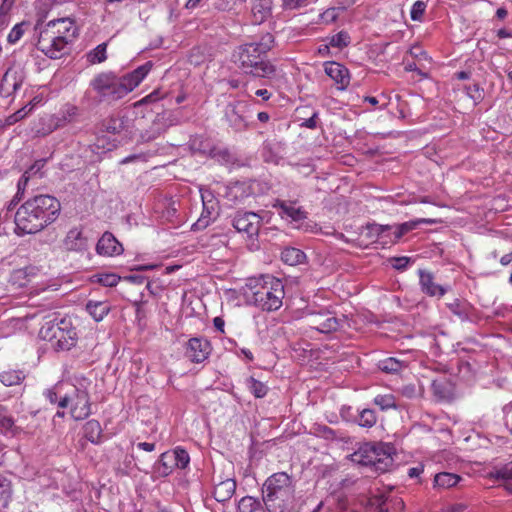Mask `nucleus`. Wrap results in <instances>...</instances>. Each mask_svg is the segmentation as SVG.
I'll list each match as a JSON object with an SVG mask.
<instances>
[{
    "label": "nucleus",
    "instance_id": "1",
    "mask_svg": "<svg viewBox=\"0 0 512 512\" xmlns=\"http://www.w3.org/2000/svg\"><path fill=\"white\" fill-rule=\"evenodd\" d=\"M61 204L51 195H37L24 202L15 214L17 235L35 234L56 221Z\"/></svg>",
    "mask_w": 512,
    "mask_h": 512
},
{
    "label": "nucleus",
    "instance_id": "2",
    "mask_svg": "<svg viewBox=\"0 0 512 512\" xmlns=\"http://www.w3.org/2000/svg\"><path fill=\"white\" fill-rule=\"evenodd\" d=\"M273 44L274 36L271 33H266L258 42L241 45L234 54V61L246 74L273 79L278 74L277 67L262 58L272 49Z\"/></svg>",
    "mask_w": 512,
    "mask_h": 512
},
{
    "label": "nucleus",
    "instance_id": "3",
    "mask_svg": "<svg viewBox=\"0 0 512 512\" xmlns=\"http://www.w3.org/2000/svg\"><path fill=\"white\" fill-rule=\"evenodd\" d=\"M150 69L151 64L148 62L123 77H117L111 72H101L90 81V87L101 100L116 101L133 91Z\"/></svg>",
    "mask_w": 512,
    "mask_h": 512
},
{
    "label": "nucleus",
    "instance_id": "4",
    "mask_svg": "<svg viewBox=\"0 0 512 512\" xmlns=\"http://www.w3.org/2000/svg\"><path fill=\"white\" fill-rule=\"evenodd\" d=\"M295 487L286 472L269 476L262 486V501L268 512H285L294 499Z\"/></svg>",
    "mask_w": 512,
    "mask_h": 512
},
{
    "label": "nucleus",
    "instance_id": "5",
    "mask_svg": "<svg viewBox=\"0 0 512 512\" xmlns=\"http://www.w3.org/2000/svg\"><path fill=\"white\" fill-rule=\"evenodd\" d=\"M250 289L249 301L262 310L274 311L282 306L285 293L281 280L267 276Z\"/></svg>",
    "mask_w": 512,
    "mask_h": 512
},
{
    "label": "nucleus",
    "instance_id": "6",
    "mask_svg": "<svg viewBox=\"0 0 512 512\" xmlns=\"http://www.w3.org/2000/svg\"><path fill=\"white\" fill-rule=\"evenodd\" d=\"M391 446L365 443L351 455V460L362 466L373 467L377 472H386L393 465Z\"/></svg>",
    "mask_w": 512,
    "mask_h": 512
},
{
    "label": "nucleus",
    "instance_id": "7",
    "mask_svg": "<svg viewBox=\"0 0 512 512\" xmlns=\"http://www.w3.org/2000/svg\"><path fill=\"white\" fill-rule=\"evenodd\" d=\"M55 320L45 322L39 335L44 340L51 341L58 350H70L76 343V331L69 321L61 319L55 323Z\"/></svg>",
    "mask_w": 512,
    "mask_h": 512
},
{
    "label": "nucleus",
    "instance_id": "8",
    "mask_svg": "<svg viewBox=\"0 0 512 512\" xmlns=\"http://www.w3.org/2000/svg\"><path fill=\"white\" fill-rule=\"evenodd\" d=\"M68 405L71 406V416L77 421L83 420L91 414L90 398L86 391L75 390L73 396L60 398L58 407L66 408Z\"/></svg>",
    "mask_w": 512,
    "mask_h": 512
},
{
    "label": "nucleus",
    "instance_id": "9",
    "mask_svg": "<svg viewBox=\"0 0 512 512\" xmlns=\"http://www.w3.org/2000/svg\"><path fill=\"white\" fill-rule=\"evenodd\" d=\"M67 45L59 36H53L44 29L40 30L36 44L41 52L52 59L60 58L65 53Z\"/></svg>",
    "mask_w": 512,
    "mask_h": 512
},
{
    "label": "nucleus",
    "instance_id": "10",
    "mask_svg": "<svg viewBox=\"0 0 512 512\" xmlns=\"http://www.w3.org/2000/svg\"><path fill=\"white\" fill-rule=\"evenodd\" d=\"M180 123V118L177 113L172 111H165L157 114L155 117L150 131L142 134V139L146 142L152 141L164 133L169 127Z\"/></svg>",
    "mask_w": 512,
    "mask_h": 512
},
{
    "label": "nucleus",
    "instance_id": "11",
    "mask_svg": "<svg viewBox=\"0 0 512 512\" xmlns=\"http://www.w3.org/2000/svg\"><path fill=\"white\" fill-rule=\"evenodd\" d=\"M42 29L53 36H59V39H62L67 44L72 42L77 36V28L74 21L69 17L51 20Z\"/></svg>",
    "mask_w": 512,
    "mask_h": 512
},
{
    "label": "nucleus",
    "instance_id": "12",
    "mask_svg": "<svg viewBox=\"0 0 512 512\" xmlns=\"http://www.w3.org/2000/svg\"><path fill=\"white\" fill-rule=\"evenodd\" d=\"M261 220V217L254 212H237L232 220V225L238 232L253 238L259 233Z\"/></svg>",
    "mask_w": 512,
    "mask_h": 512
},
{
    "label": "nucleus",
    "instance_id": "13",
    "mask_svg": "<svg viewBox=\"0 0 512 512\" xmlns=\"http://www.w3.org/2000/svg\"><path fill=\"white\" fill-rule=\"evenodd\" d=\"M25 80L23 69L16 66L9 67L0 82V92L5 97L14 95Z\"/></svg>",
    "mask_w": 512,
    "mask_h": 512
},
{
    "label": "nucleus",
    "instance_id": "14",
    "mask_svg": "<svg viewBox=\"0 0 512 512\" xmlns=\"http://www.w3.org/2000/svg\"><path fill=\"white\" fill-rule=\"evenodd\" d=\"M340 321L331 312L324 311L312 314L309 318V325L321 333H330L340 327Z\"/></svg>",
    "mask_w": 512,
    "mask_h": 512
},
{
    "label": "nucleus",
    "instance_id": "15",
    "mask_svg": "<svg viewBox=\"0 0 512 512\" xmlns=\"http://www.w3.org/2000/svg\"><path fill=\"white\" fill-rule=\"evenodd\" d=\"M211 346L208 340L203 338H192L188 341L186 356L195 363L203 362L208 358Z\"/></svg>",
    "mask_w": 512,
    "mask_h": 512
},
{
    "label": "nucleus",
    "instance_id": "16",
    "mask_svg": "<svg viewBox=\"0 0 512 512\" xmlns=\"http://www.w3.org/2000/svg\"><path fill=\"white\" fill-rule=\"evenodd\" d=\"M325 73L338 85L340 90H344L350 83L349 70L342 64L335 61H328L324 64Z\"/></svg>",
    "mask_w": 512,
    "mask_h": 512
},
{
    "label": "nucleus",
    "instance_id": "17",
    "mask_svg": "<svg viewBox=\"0 0 512 512\" xmlns=\"http://www.w3.org/2000/svg\"><path fill=\"white\" fill-rule=\"evenodd\" d=\"M273 207L280 210L279 215L281 218L289 219L293 222H300L307 217V213L294 202L277 200Z\"/></svg>",
    "mask_w": 512,
    "mask_h": 512
},
{
    "label": "nucleus",
    "instance_id": "18",
    "mask_svg": "<svg viewBox=\"0 0 512 512\" xmlns=\"http://www.w3.org/2000/svg\"><path fill=\"white\" fill-rule=\"evenodd\" d=\"M96 250L100 255L116 256L123 252V247L112 233L105 232L99 239Z\"/></svg>",
    "mask_w": 512,
    "mask_h": 512
},
{
    "label": "nucleus",
    "instance_id": "19",
    "mask_svg": "<svg viewBox=\"0 0 512 512\" xmlns=\"http://www.w3.org/2000/svg\"><path fill=\"white\" fill-rule=\"evenodd\" d=\"M419 277H420V286H421V290L433 297V296H443L445 293H446V288L441 286V285H438L434 282V277L432 275V273L430 272H427V271H424V270H419Z\"/></svg>",
    "mask_w": 512,
    "mask_h": 512
},
{
    "label": "nucleus",
    "instance_id": "20",
    "mask_svg": "<svg viewBox=\"0 0 512 512\" xmlns=\"http://www.w3.org/2000/svg\"><path fill=\"white\" fill-rule=\"evenodd\" d=\"M63 247L68 251H81L86 249L87 239L80 229L72 228L63 240Z\"/></svg>",
    "mask_w": 512,
    "mask_h": 512
},
{
    "label": "nucleus",
    "instance_id": "21",
    "mask_svg": "<svg viewBox=\"0 0 512 512\" xmlns=\"http://www.w3.org/2000/svg\"><path fill=\"white\" fill-rule=\"evenodd\" d=\"M235 490V480L232 478H227L215 484L213 496L218 502H226L234 495Z\"/></svg>",
    "mask_w": 512,
    "mask_h": 512
},
{
    "label": "nucleus",
    "instance_id": "22",
    "mask_svg": "<svg viewBox=\"0 0 512 512\" xmlns=\"http://www.w3.org/2000/svg\"><path fill=\"white\" fill-rule=\"evenodd\" d=\"M241 108L239 105H230L226 110L227 121L236 131H242L247 127V122Z\"/></svg>",
    "mask_w": 512,
    "mask_h": 512
},
{
    "label": "nucleus",
    "instance_id": "23",
    "mask_svg": "<svg viewBox=\"0 0 512 512\" xmlns=\"http://www.w3.org/2000/svg\"><path fill=\"white\" fill-rule=\"evenodd\" d=\"M175 456L172 451H167L161 454L160 459L155 465V470L159 476L166 477L170 475L176 468Z\"/></svg>",
    "mask_w": 512,
    "mask_h": 512
},
{
    "label": "nucleus",
    "instance_id": "24",
    "mask_svg": "<svg viewBox=\"0 0 512 512\" xmlns=\"http://www.w3.org/2000/svg\"><path fill=\"white\" fill-rule=\"evenodd\" d=\"M87 312L96 322H100L110 312L111 306L105 301H88L86 304Z\"/></svg>",
    "mask_w": 512,
    "mask_h": 512
},
{
    "label": "nucleus",
    "instance_id": "25",
    "mask_svg": "<svg viewBox=\"0 0 512 512\" xmlns=\"http://www.w3.org/2000/svg\"><path fill=\"white\" fill-rule=\"evenodd\" d=\"M432 390L439 400H450L453 397L452 384L444 378L434 380Z\"/></svg>",
    "mask_w": 512,
    "mask_h": 512
},
{
    "label": "nucleus",
    "instance_id": "26",
    "mask_svg": "<svg viewBox=\"0 0 512 512\" xmlns=\"http://www.w3.org/2000/svg\"><path fill=\"white\" fill-rule=\"evenodd\" d=\"M271 0H255L252 6V14L256 23L263 22L271 13Z\"/></svg>",
    "mask_w": 512,
    "mask_h": 512
},
{
    "label": "nucleus",
    "instance_id": "27",
    "mask_svg": "<svg viewBox=\"0 0 512 512\" xmlns=\"http://www.w3.org/2000/svg\"><path fill=\"white\" fill-rule=\"evenodd\" d=\"M281 259L288 265L295 266L305 262L306 254L294 247H287L281 253Z\"/></svg>",
    "mask_w": 512,
    "mask_h": 512
},
{
    "label": "nucleus",
    "instance_id": "28",
    "mask_svg": "<svg viewBox=\"0 0 512 512\" xmlns=\"http://www.w3.org/2000/svg\"><path fill=\"white\" fill-rule=\"evenodd\" d=\"M239 512H268L266 506L264 507L260 500L252 497L245 496L240 499L238 503Z\"/></svg>",
    "mask_w": 512,
    "mask_h": 512
},
{
    "label": "nucleus",
    "instance_id": "29",
    "mask_svg": "<svg viewBox=\"0 0 512 512\" xmlns=\"http://www.w3.org/2000/svg\"><path fill=\"white\" fill-rule=\"evenodd\" d=\"M84 436L91 443L98 444L101 440L102 429L97 420H90L86 422L83 427Z\"/></svg>",
    "mask_w": 512,
    "mask_h": 512
},
{
    "label": "nucleus",
    "instance_id": "30",
    "mask_svg": "<svg viewBox=\"0 0 512 512\" xmlns=\"http://www.w3.org/2000/svg\"><path fill=\"white\" fill-rule=\"evenodd\" d=\"M213 211H214V203L212 201H209L208 203H206L203 200L202 214H201L200 218L196 221V223L193 224V229L194 230L205 229L211 221Z\"/></svg>",
    "mask_w": 512,
    "mask_h": 512
},
{
    "label": "nucleus",
    "instance_id": "31",
    "mask_svg": "<svg viewBox=\"0 0 512 512\" xmlns=\"http://www.w3.org/2000/svg\"><path fill=\"white\" fill-rule=\"evenodd\" d=\"M460 480V477L453 473L442 472L435 475L434 485L439 488H451Z\"/></svg>",
    "mask_w": 512,
    "mask_h": 512
},
{
    "label": "nucleus",
    "instance_id": "32",
    "mask_svg": "<svg viewBox=\"0 0 512 512\" xmlns=\"http://www.w3.org/2000/svg\"><path fill=\"white\" fill-rule=\"evenodd\" d=\"M281 145L276 141H265L263 145V157L266 162H277L280 158Z\"/></svg>",
    "mask_w": 512,
    "mask_h": 512
},
{
    "label": "nucleus",
    "instance_id": "33",
    "mask_svg": "<svg viewBox=\"0 0 512 512\" xmlns=\"http://www.w3.org/2000/svg\"><path fill=\"white\" fill-rule=\"evenodd\" d=\"M419 223H433V221L430 219H419L416 221L405 222V223H402V224L396 226L395 230L393 232L394 239L392 242L398 241L404 234L415 229Z\"/></svg>",
    "mask_w": 512,
    "mask_h": 512
},
{
    "label": "nucleus",
    "instance_id": "34",
    "mask_svg": "<svg viewBox=\"0 0 512 512\" xmlns=\"http://www.w3.org/2000/svg\"><path fill=\"white\" fill-rule=\"evenodd\" d=\"M25 379V374L19 370L4 371L0 374V381L5 386L19 385Z\"/></svg>",
    "mask_w": 512,
    "mask_h": 512
},
{
    "label": "nucleus",
    "instance_id": "35",
    "mask_svg": "<svg viewBox=\"0 0 512 512\" xmlns=\"http://www.w3.org/2000/svg\"><path fill=\"white\" fill-rule=\"evenodd\" d=\"M106 49V43L99 44L97 47L87 53V61L90 64H98L104 62L107 59Z\"/></svg>",
    "mask_w": 512,
    "mask_h": 512
},
{
    "label": "nucleus",
    "instance_id": "36",
    "mask_svg": "<svg viewBox=\"0 0 512 512\" xmlns=\"http://www.w3.org/2000/svg\"><path fill=\"white\" fill-rule=\"evenodd\" d=\"M447 306L449 310L461 320L468 319L469 306L467 303L454 299L452 302L448 303Z\"/></svg>",
    "mask_w": 512,
    "mask_h": 512
},
{
    "label": "nucleus",
    "instance_id": "37",
    "mask_svg": "<svg viewBox=\"0 0 512 512\" xmlns=\"http://www.w3.org/2000/svg\"><path fill=\"white\" fill-rule=\"evenodd\" d=\"M403 366V362L392 357L381 360L378 364L379 369L387 373L399 372Z\"/></svg>",
    "mask_w": 512,
    "mask_h": 512
},
{
    "label": "nucleus",
    "instance_id": "38",
    "mask_svg": "<svg viewBox=\"0 0 512 512\" xmlns=\"http://www.w3.org/2000/svg\"><path fill=\"white\" fill-rule=\"evenodd\" d=\"M377 422V417L372 409H363L358 417V424L361 427L371 428Z\"/></svg>",
    "mask_w": 512,
    "mask_h": 512
},
{
    "label": "nucleus",
    "instance_id": "39",
    "mask_svg": "<svg viewBox=\"0 0 512 512\" xmlns=\"http://www.w3.org/2000/svg\"><path fill=\"white\" fill-rule=\"evenodd\" d=\"M247 386H248L250 392L257 398L264 397L268 391V388L264 383L256 380L253 377H250L247 380Z\"/></svg>",
    "mask_w": 512,
    "mask_h": 512
},
{
    "label": "nucleus",
    "instance_id": "40",
    "mask_svg": "<svg viewBox=\"0 0 512 512\" xmlns=\"http://www.w3.org/2000/svg\"><path fill=\"white\" fill-rule=\"evenodd\" d=\"M374 404L379 406L381 410L396 408V400L392 394L377 395L374 398Z\"/></svg>",
    "mask_w": 512,
    "mask_h": 512
},
{
    "label": "nucleus",
    "instance_id": "41",
    "mask_svg": "<svg viewBox=\"0 0 512 512\" xmlns=\"http://www.w3.org/2000/svg\"><path fill=\"white\" fill-rule=\"evenodd\" d=\"M11 498V487L7 479L0 477V507H6Z\"/></svg>",
    "mask_w": 512,
    "mask_h": 512
},
{
    "label": "nucleus",
    "instance_id": "42",
    "mask_svg": "<svg viewBox=\"0 0 512 512\" xmlns=\"http://www.w3.org/2000/svg\"><path fill=\"white\" fill-rule=\"evenodd\" d=\"M28 26H29V24L26 22H21V23L16 24L12 28L10 33L8 34L7 41L10 44H15L16 42H18L21 39V37L23 36V34Z\"/></svg>",
    "mask_w": 512,
    "mask_h": 512
},
{
    "label": "nucleus",
    "instance_id": "43",
    "mask_svg": "<svg viewBox=\"0 0 512 512\" xmlns=\"http://www.w3.org/2000/svg\"><path fill=\"white\" fill-rule=\"evenodd\" d=\"M172 454L175 456V462L177 463L176 468L185 469L188 466L190 457L186 450L176 448L172 450Z\"/></svg>",
    "mask_w": 512,
    "mask_h": 512
},
{
    "label": "nucleus",
    "instance_id": "44",
    "mask_svg": "<svg viewBox=\"0 0 512 512\" xmlns=\"http://www.w3.org/2000/svg\"><path fill=\"white\" fill-rule=\"evenodd\" d=\"M350 37L348 33L344 31H340L339 33L333 35L330 39V45L332 47L343 48L349 44Z\"/></svg>",
    "mask_w": 512,
    "mask_h": 512
},
{
    "label": "nucleus",
    "instance_id": "45",
    "mask_svg": "<svg viewBox=\"0 0 512 512\" xmlns=\"http://www.w3.org/2000/svg\"><path fill=\"white\" fill-rule=\"evenodd\" d=\"M426 9V4L423 1H416L411 9L410 15L411 19L414 21H418L422 18Z\"/></svg>",
    "mask_w": 512,
    "mask_h": 512
},
{
    "label": "nucleus",
    "instance_id": "46",
    "mask_svg": "<svg viewBox=\"0 0 512 512\" xmlns=\"http://www.w3.org/2000/svg\"><path fill=\"white\" fill-rule=\"evenodd\" d=\"M60 386L59 385H56L54 386L53 388L51 389H47L45 392H44V396L45 398L51 403V404H58L59 401H60V398H62L63 396L60 395Z\"/></svg>",
    "mask_w": 512,
    "mask_h": 512
},
{
    "label": "nucleus",
    "instance_id": "47",
    "mask_svg": "<svg viewBox=\"0 0 512 512\" xmlns=\"http://www.w3.org/2000/svg\"><path fill=\"white\" fill-rule=\"evenodd\" d=\"M120 277L116 274H103L98 277V282L106 287H113L118 284Z\"/></svg>",
    "mask_w": 512,
    "mask_h": 512
},
{
    "label": "nucleus",
    "instance_id": "48",
    "mask_svg": "<svg viewBox=\"0 0 512 512\" xmlns=\"http://www.w3.org/2000/svg\"><path fill=\"white\" fill-rule=\"evenodd\" d=\"M31 177H32V175L30 174V171H25L24 174L19 179L18 184H17L18 191L15 196V198H17L18 200L20 199L19 195H22L24 193L26 186Z\"/></svg>",
    "mask_w": 512,
    "mask_h": 512
},
{
    "label": "nucleus",
    "instance_id": "49",
    "mask_svg": "<svg viewBox=\"0 0 512 512\" xmlns=\"http://www.w3.org/2000/svg\"><path fill=\"white\" fill-rule=\"evenodd\" d=\"M410 262V258L406 256L394 257L391 259L393 268L397 270H404Z\"/></svg>",
    "mask_w": 512,
    "mask_h": 512
},
{
    "label": "nucleus",
    "instance_id": "50",
    "mask_svg": "<svg viewBox=\"0 0 512 512\" xmlns=\"http://www.w3.org/2000/svg\"><path fill=\"white\" fill-rule=\"evenodd\" d=\"M307 5V0H283V8L294 10Z\"/></svg>",
    "mask_w": 512,
    "mask_h": 512
},
{
    "label": "nucleus",
    "instance_id": "51",
    "mask_svg": "<svg viewBox=\"0 0 512 512\" xmlns=\"http://www.w3.org/2000/svg\"><path fill=\"white\" fill-rule=\"evenodd\" d=\"M44 164L45 160H38L27 171H30V174L32 176L39 174V178H41L42 174L40 173V171L43 168Z\"/></svg>",
    "mask_w": 512,
    "mask_h": 512
},
{
    "label": "nucleus",
    "instance_id": "52",
    "mask_svg": "<svg viewBox=\"0 0 512 512\" xmlns=\"http://www.w3.org/2000/svg\"><path fill=\"white\" fill-rule=\"evenodd\" d=\"M496 476L500 479L512 480V466L498 470Z\"/></svg>",
    "mask_w": 512,
    "mask_h": 512
},
{
    "label": "nucleus",
    "instance_id": "53",
    "mask_svg": "<svg viewBox=\"0 0 512 512\" xmlns=\"http://www.w3.org/2000/svg\"><path fill=\"white\" fill-rule=\"evenodd\" d=\"M0 425L2 428L9 430L13 427L14 421L11 417L5 416L0 412Z\"/></svg>",
    "mask_w": 512,
    "mask_h": 512
},
{
    "label": "nucleus",
    "instance_id": "54",
    "mask_svg": "<svg viewBox=\"0 0 512 512\" xmlns=\"http://www.w3.org/2000/svg\"><path fill=\"white\" fill-rule=\"evenodd\" d=\"M372 233H375L377 234L379 237H382V235L391 229L390 226L388 225H378V224H373L371 227H370Z\"/></svg>",
    "mask_w": 512,
    "mask_h": 512
},
{
    "label": "nucleus",
    "instance_id": "55",
    "mask_svg": "<svg viewBox=\"0 0 512 512\" xmlns=\"http://www.w3.org/2000/svg\"><path fill=\"white\" fill-rule=\"evenodd\" d=\"M316 119H317V113H314L309 119L305 120V122L303 123V126L310 128V129L316 128V126H317Z\"/></svg>",
    "mask_w": 512,
    "mask_h": 512
},
{
    "label": "nucleus",
    "instance_id": "56",
    "mask_svg": "<svg viewBox=\"0 0 512 512\" xmlns=\"http://www.w3.org/2000/svg\"><path fill=\"white\" fill-rule=\"evenodd\" d=\"M16 0H3L1 6H0V14L7 13V11L10 10V8L13 6Z\"/></svg>",
    "mask_w": 512,
    "mask_h": 512
},
{
    "label": "nucleus",
    "instance_id": "57",
    "mask_svg": "<svg viewBox=\"0 0 512 512\" xmlns=\"http://www.w3.org/2000/svg\"><path fill=\"white\" fill-rule=\"evenodd\" d=\"M137 447L141 450L152 452L155 449V444L148 442H140L137 444Z\"/></svg>",
    "mask_w": 512,
    "mask_h": 512
},
{
    "label": "nucleus",
    "instance_id": "58",
    "mask_svg": "<svg viewBox=\"0 0 512 512\" xmlns=\"http://www.w3.org/2000/svg\"><path fill=\"white\" fill-rule=\"evenodd\" d=\"M214 326L217 330L223 332L224 331V320L221 317H215L213 320Z\"/></svg>",
    "mask_w": 512,
    "mask_h": 512
},
{
    "label": "nucleus",
    "instance_id": "59",
    "mask_svg": "<svg viewBox=\"0 0 512 512\" xmlns=\"http://www.w3.org/2000/svg\"><path fill=\"white\" fill-rule=\"evenodd\" d=\"M423 472L422 467H412L408 469V475L413 478L419 476Z\"/></svg>",
    "mask_w": 512,
    "mask_h": 512
},
{
    "label": "nucleus",
    "instance_id": "60",
    "mask_svg": "<svg viewBox=\"0 0 512 512\" xmlns=\"http://www.w3.org/2000/svg\"><path fill=\"white\" fill-rule=\"evenodd\" d=\"M255 94L263 100H268L271 97V93L267 89H259Z\"/></svg>",
    "mask_w": 512,
    "mask_h": 512
},
{
    "label": "nucleus",
    "instance_id": "61",
    "mask_svg": "<svg viewBox=\"0 0 512 512\" xmlns=\"http://www.w3.org/2000/svg\"><path fill=\"white\" fill-rule=\"evenodd\" d=\"M497 36L499 38H510L512 37V33L508 31L507 29H499L497 31Z\"/></svg>",
    "mask_w": 512,
    "mask_h": 512
},
{
    "label": "nucleus",
    "instance_id": "62",
    "mask_svg": "<svg viewBox=\"0 0 512 512\" xmlns=\"http://www.w3.org/2000/svg\"><path fill=\"white\" fill-rule=\"evenodd\" d=\"M126 279L133 283H137V284H141L144 281V277L139 276V275H131V276H128Z\"/></svg>",
    "mask_w": 512,
    "mask_h": 512
},
{
    "label": "nucleus",
    "instance_id": "63",
    "mask_svg": "<svg viewBox=\"0 0 512 512\" xmlns=\"http://www.w3.org/2000/svg\"><path fill=\"white\" fill-rule=\"evenodd\" d=\"M139 158H141V155H136V154L130 155V156H127L124 159H122L120 163L121 164H128V163H130V162H132V161H134L136 159H139Z\"/></svg>",
    "mask_w": 512,
    "mask_h": 512
},
{
    "label": "nucleus",
    "instance_id": "64",
    "mask_svg": "<svg viewBox=\"0 0 512 512\" xmlns=\"http://www.w3.org/2000/svg\"><path fill=\"white\" fill-rule=\"evenodd\" d=\"M392 502H393V505H394L396 510H403L404 509L405 504H404L402 499H394V500H392Z\"/></svg>",
    "mask_w": 512,
    "mask_h": 512
}]
</instances>
